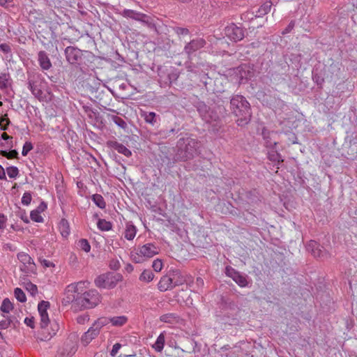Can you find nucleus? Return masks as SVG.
<instances>
[{"instance_id": "1", "label": "nucleus", "mask_w": 357, "mask_h": 357, "mask_svg": "<svg viewBox=\"0 0 357 357\" xmlns=\"http://www.w3.org/2000/svg\"><path fill=\"white\" fill-rule=\"evenodd\" d=\"M230 104L233 113L237 116V125L244 126L248 124L251 120L252 112L250 103L245 98L236 95L231 98Z\"/></svg>"}, {"instance_id": "2", "label": "nucleus", "mask_w": 357, "mask_h": 357, "mask_svg": "<svg viewBox=\"0 0 357 357\" xmlns=\"http://www.w3.org/2000/svg\"><path fill=\"white\" fill-rule=\"evenodd\" d=\"M160 250V248L154 243H147L139 246L135 252H132L131 257L134 262L142 263L158 255Z\"/></svg>"}, {"instance_id": "3", "label": "nucleus", "mask_w": 357, "mask_h": 357, "mask_svg": "<svg viewBox=\"0 0 357 357\" xmlns=\"http://www.w3.org/2000/svg\"><path fill=\"white\" fill-rule=\"evenodd\" d=\"M122 280L123 275L121 274L107 272L96 277L94 283L98 288L109 289L114 288Z\"/></svg>"}, {"instance_id": "4", "label": "nucleus", "mask_w": 357, "mask_h": 357, "mask_svg": "<svg viewBox=\"0 0 357 357\" xmlns=\"http://www.w3.org/2000/svg\"><path fill=\"white\" fill-rule=\"evenodd\" d=\"M100 302V295L96 289H89L82 296L75 298L76 305L84 308H93Z\"/></svg>"}, {"instance_id": "5", "label": "nucleus", "mask_w": 357, "mask_h": 357, "mask_svg": "<svg viewBox=\"0 0 357 357\" xmlns=\"http://www.w3.org/2000/svg\"><path fill=\"white\" fill-rule=\"evenodd\" d=\"M108 324L106 318H100L93 322L92 326L81 337V343L84 346L88 345L100 334L101 328Z\"/></svg>"}, {"instance_id": "6", "label": "nucleus", "mask_w": 357, "mask_h": 357, "mask_svg": "<svg viewBox=\"0 0 357 357\" xmlns=\"http://www.w3.org/2000/svg\"><path fill=\"white\" fill-rule=\"evenodd\" d=\"M44 82L45 79L39 73H33L28 75V88L34 97L39 100H43L45 98L42 91V85Z\"/></svg>"}, {"instance_id": "7", "label": "nucleus", "mask_w": 357, "mask_h": 357, "mask_svg": "<svg viewBox=\"0 0 357 357\" xmlns=\"http://www.w3.org/2000/svg\"><path fill=\"white\" fill-rule=\"evenodd\" d=\"M179 275L180 271H176L173 272L172 276H162L158 284V287L159 290L161 291H166L167 290L173 289L176 286L183 284L184 283V280L183 279L181 280H176V277Z\"/></svg>"}, {"instance_id": "8", "label": "nucleus", "mask_w": 357, "mask_h": 357, "mask_svg": "<svg viewBox=\"0 0 357 357\" xmlns=\"http://www.w3.org/2000/svg\"><path fill=\"white\" fill-rule=\"evenodd\" d=\"M90 282L88 280H82L77 282H74L68 284L66 287V291L68 293H72V297L68 296L69 301L75 302V298L79 296H82L85 292L88 291Z\"/></svg>"}, {"instance_id": "9", "label": "nucleus", "mask_w": 357, "mask_h": 357, "mask_svg": "<svg viewBox=\"0 0 357 357\" xmlns=\"http://www.w3.org/2000/svg\"><path fill=\"white\" fill-rule=\"evenodd\" d=\"M17 257L21 263L20 266L21 271L24 272L26 275L36 273V264L29 255L26 252H21L17 254Z\"/></svg>"}, {"instance_id": "10", "label": "nucleus", "mask_w": 357, "mask_h": 357, "mask_svg": "<svg viewBox=\"0 0 357 357\" xmlns=\"http://www.w3.org/2000/svg\"><path fill=\"white\" fill-rule=\"evenodd\" d=\"M224 33L226 37L235 43L243 40L245 36L244 29L234 23L227 25L224 29Z\"/></svg>"}, {"instance_id": "11", "label": "nucleus", "mask_w": 357, "mask_h": 357, "mask_svg": "<svg viewBox=\"0 0 357 357\" xmlns=\"http://www.w3.org/2000/svg\"><path fill=\"white\" fill-rule=\"evenodd\" d=\"M234 74L236 81L239 84L244 83L254 75L253 69L248 64H242L234 69Z\"/></svg>"}, {"instance_id": "12", "label": "nucleus", "mask_w": 357, "mask_h": 357, "mask_svg": "<svg viewBox=\"0 0 357 357\" xmlns=\"http://www.w3.org/2000/svg\"><path fill=\"white\" fill-rule=\"evenodd\" d=\"M179 146L181 148L183 145H185L184 151L185 153V157L191 158L197 153L198 149V141L192 138L181 139L178 142Z\"/></svg>"}, {"instance_id": "13", "label": "nucleus", "mask_w": 357, "mask_h": 357, "mask_svg": "<svg viewBox=\"0 0 357 357\" xmlns=\"http://www.w3.org/2000/svg\"><path fill=\"white\" fill-rule=\"evenodd\" d=\"M206 45V41L203 38H196L186 43L183 51L188 56H191L196 52L199 51Z\"/></svg>"}, {"instance_id": "14", "label": "nucleus", "mask_w": 357, "mask_h": 357, "mask_svg": "<svg viewBox=\"0 0 357 357\" xmlns=\"http://www.w3.org/2000/svg\"><path fill=\"white\" fill-rule=\"evenodd\" d=\"M65 56L70 64H77L82 58V52L75 47L68 46L65 49Z\"/></svg>"}, {"instance_id": "15", "label": "nucleus", "mask_w": 357, "mask_h": 357, "mask_svg": "<svg viewBox=\"0 0 357 357\" xmlns=\"http://www.w3.org/2000/svg\"><path fill=\"white\" fill-rule=\"evenodd\" d=\"M225 273L227 276L232 278V280L238 284L241 287L248 286V280L245 275L241 274L231 266H227Z\"/></svg>"}, {"instance_id": "16", "label": "nucleus", "mask_w": 357, "mask_h": 357, "mask_svg": "<svg viewBox=\"0 0 357 357\" xmlns=\"http://www.w3.org/2000/svg\"><path fill=\"white\" fill-rule=\"evenodd\" d=\"M50 302L42 301L38 305V311L40 317V327L45 328L50 323V319L47 314V309L50 307Z\"/></svg>"}, {"instance_id": "17", "label": "nucleus", "mask_w": 357, "mask_h": 357, "mask_svg": "<svg viewBox=\"0 0 357 357\" xmlns=\"http://www.w3.org/2000/svg\"><path fill=\"white\" fill-rule=\"evenodd\" d=\"M38 61L43 70H48L52 67L50 59L45 51H40L38 53Z\"/></svg>"}, {"instance_id": "18", "label": "nucleus", "mask_w": 357, "mask_h": 357, "mask_svg": "<svg viewBox=\"0 0 357 357\" xmlns=\"http://www.w3.org/2000/svg\"><path fill=\"white\" fill-rule=\"evenodd\" d=\"M137 232V227L132 224V222H127L123 235L128 241H132Z\"/></svg>"}, {"instance_id": "19", "label": "nucleus", "mask_w": 357, "mask_h": 357, "mask_svg": "<svg viewBox=\"0 0 357 357\" xmlns=\"http://www.w3.org/2000/svg\"><path fill=\"white\" fill-rule=\"evenodd\" d=\"M140 116L144 119L146 123H149L153 126L157 123L158 119H159L158 115H157L153 112H146L141 110Z\"/></svg>"}, {"instance_id": "20", "label": "nucleus", "mask_w": 357, "mask_h": 357, "mask_svg": "<svg viewBox=\"0 0 357 357\" xmlns=\"http://www.w3.org/2000/svg\"><path fill=\"white\" fill-rule=\"evenodd\" d=\"M273 133L274 132L268 130L266 128L262 129L261 135L265 141L266 146L268 148H274L277 144V142L272 139Z\"/></svg>"}, {"instance_id": "21", "label": "nucleus", "mask_w": 357, "mask_h": 357, "mask_svg": "<svg viewBox=\"0 0 357 357\" xmlns=\"http://www.w3.org/2000/svg\"><path fill=\"white\" fill-rule=\"evenodd\" d=\"M306 248L314 257H320L322 255L321 246L315 241H310L307 243Z\"/></svg>"}, {"instance_id": "22", "label": "nucleus", "mask_w": 357, "mask_h": 357, "mask_svg": "<svg viewBox=\"0 0 357 357\" xmlns=\"http://www.w3.org/2000/svg\"><path fill=\"white\" fill-rule=\"evenodd\" d=\"M271 6L272 3L271 1H266L257 8V10H253L252 13H255V16L256 17H261L270 12Z\"/></svg>"}, {"instance_id": "23", "label": "nucleus", "mask_w": 357, "mask_h": 357, "mask_svg": "<svg viewBox=\"0 0 357 357\" xmlns=\"http://www.w3.org/2000/svg\"><path fill=\"white\" fill-rule=\"evenodd\" d=\"M110 146L118 153L123 154L126 157H130L132 155V152L130 149L118 142H111Z\"/></svg>"}, {"instance_id": "24", "label": "nucleus", "mask_w": 357, "mask_h": 357, "mask_svg": "<svg viewBox=\"0 0 357 357\" xmlns=\"http://www.w3.org/2000/svg\"><path fill=\"white\" fill-rule=\"evenodd\" d=\"M12 82L13 80L9 73H1L0 74V89L1 90L7 89L11 86Z\"/></svg>"}, {"instance_id": "25", "label": "nucleus", "mask_w": 357, "mask_h": 357, "mask_svg": "<svg viewBox=\"0 0 357 357\" xmlns=\"http://www.w3.org/2000/svg\"><path fill=\"white\" fill-rule=\"evenodd\" d=\"M122 15L124 17L133 19L139 22L142 17H143V13L134 10L124 9L122 12Z\"/></svg>"}, {"instance_id": "26", "label": "nucleus", "mask_w": 357, "mask_h": 357, "mask_svg": "<svg viewBox=\"0 0 357 357\" xmlns=\"http://www.w3.org/2000/svg\"><path fill=\"white\" fill-rule=\"evenodd\" d=\"M59 328L60 325L59 322L56 321H52V322H50V331H49L47 335H46L44 338H42L41 340L46 341L50 340L56 334Z\"/></svg>"}, {"instance_id": "27", "label": "nucleus", "mask_w": 357, "mask_h": 357, "mask_svg": "<svg viewBox=\"0 0 357 357\" xmlns=\"http://www.w3.org/2000/svg\"><path fill=\"white\" fill-rule=\"evenodd\" d=\"M165 342V333L162 332L158 336L156 341L155 342L154 344L153 345V348L157 352H161L164 348Z\"/></svg>"}, {"instance_id": "28", "label": "nucleus", "mask_w": 357, "mask_h": 357, "mask_svg": "<svg viewBox=\"0 0 357 357\" xmlns=\"http://www.w3.org/2000/svg\"><path fill=\"white\" fill-rule=\"evenodd\" d=\"M1 311L4 313L3 315H8V314L13 310V304L8 298H4L1 305Z\"/></svg>"}, {"instance_id": "29", "label": "nucleus", "mask_w": 357, "mask_h": 357, "mask_svg": "<svg viewBox=\"0 0 357 357\" xmlns=\"http://www.w3.org/2000/svg\"><path fill=\"white\" fill-rule=\"evenodd\" d=\"M109 321L114 326H122L128 321V318L126 316L113 317L109 319Z\"/></svg>"}, {"instance_id": "30", "label": "nucleus", "mask_w": 357, "mask_h": 357, "mask_svg": "<svg viewBox=\"0 0 357 357\" xmlns=\"http://www.w3.org/2000/svg\"><path fill=\"white\" fill-rule=\"evenodd\" d=\"M139 22L151 29H156L155 19L149 15L143 13V17H142Z\"/></svg>"}, {"instance_id": "31", "label": "nucleus", "mask_w": 357, "mask_h": 357, "mask_svg": "<svg viewBox=\"0 0 357 357\" xmlns=\"http://www.w3.org/2000/svg\"><path fill=\"white\" fill-rule=\"evenodd\" d=\"M178 317L174 313H167L160 316V320L165 323L174 324L178 321Z\"/></svg>"}, {"instance_id": "32", "label": "nucleus", "mask_w": 357, "mask_h": 357, "mask_svg": "<svg viewBox=\"0 0 357 357\" xmlns=\"http://www.w3.org/2000/svg\"><path fill=\"white\" fill-rule=\"evenodd\" d=\"M108 119L109 120L112 121L119 128L124 129V130L126 128H127L128 125H127L126 122L122 118H121L116 115L109 114Z\"/></svg>"}, {"instance_id": "33", "label": "nucleus", "mask_w": 357, "mask_h": 357, "mask_svg": "<svg viewBox=\"0 0 357 357\" xmlns=\"http://www.w3.org/2000/svg\"><path fill=\"white\" fill-rule=\"evenodd\" d=\"M59 229L63 237H67L70 234L69 223L66 219H61L59 222Z\"/></svg>"}, {"instance_id": "34", "label": "nucleus", "mask_w": 357, "mask_h": 357, "mask_svg": "<svg viewBox=\"0 0 357 357\" xmlns=\"http://www.w3.org/2000/svg\"><path fill=\"white\" fill-rule=\"evenodd\" d=\"M98 228L103 231H108L112 229V224L109 221H107L105 219H99L97 222Z\"/></svg>"}, {"instance_id": "35", "label": "nucleus", "mask_w": 357, "mask_h": 357, "mask_svg": "<svg viewBox=\"0 0 357 357\" xmlns=\"http://www.w3.org/2000/svg\"><path fill=\"white\" fill-rule=\"evenodd\" d=\"M92 200L94 204L101 209H103L106 206V203L103 197L99 194H95L92 196Z\"/></svg>"}, {"instance_id": "36", "label": "nucleus", "mask_w": 357, "mask_h": 357, "mask_svg": "<svg viewBox=\"0 0 357 357\" xmlns=\"http://www.w3.org/2000/svg\"><path fill=\"white\" fill-rule=\"evenodd\" d=\"M154 278V274L151 270H144L139 276V280L143 282H149Z\"/></svg>"}, {"instance_id": "37", "label": "nucleus", "mask_w": 357, "mask_h": 357, "mask_svg": "<svg viewBox=\"0 0 357 357\" xmlns=\"http://www.w3.org/2000/svg\"><path fill=\"white\" fill-rule=\"evenodd\" d=\"M1 155L6 157L8 159H13L17 158L18 152L16 150H10L9 151L6 150H1Z\"/></svg>"}, {"instance_id": "38", "label": "nucleus", "mask_w": 357, "mask_h": 357, "mask_svg": "<svg viewBox=\"0 0 357 357\" xmlns=\"http://www.w3.org/2000/svg\"><path fill=\"white\" fill-rule=\"evenodd\" d=\"M14 294L16 299L18 301L24 303L26 301V295L20 288H15L14 290Z\"/></svg>"}, {"instance_id": "39", "label": "nucleus", "mask_w": 357, "mask_h": 357, "mask_svg": "<svg viewBox=\"0 0 357 357\" xmlns=\"http://www.w3.org/2000/svg\"><path fill=\"white\" fill-rule=\"evenodd\" d=\"M3 317L4 319L0 321V329L1 330L8 328L12 323V319L9 315L3 314Z\"/></svg>"}, {"instance_id": "40", "label": "nucleus", "mask_w": 357, "mask_h": 357, "mask_svg": "<svg viewBox=\"0 0 357 357\" xmlns=\"http://www.w3.org/2000/svg\"><path fill=\"white\" fill-rule=\"evenodd\" d=\"M78 245L79 248L86 252H89L91 250V245L89 241L85 238H82L79 241Z\"/></svg>"}, {"instance_id": "41", "label": "nucleus", "mask_w": 357, "mask_h": 357, "mask_svg": "<svg viewBox=\"0 0 357 357\" xmlns=\"http://www.w3.org/2000/svg\"><path fill=\"white\" fill-rule=\"evenodd\" d=\"M6 172L8 176L11 178H15L19 174V170L17 167L15 166L7 167Z\"/></svg>"}, {"instance_id": "42", "label": "nucleus", "mask_w": 357, "mask_h": 357, "mask_svg": "<svg viewBox=\"0 0 357 357\" xmlns=\"http://www.w3.org/2000/svg\"><path fill=\"white\" fill-rule=\"evenodd\" d=\"M26 289L31 294V296H35L38 293V287L36 284L31 282L25 284Z\"/></svg>"}, {"instance_id": "43", "label": "nucleus", "mask_w": 357, "mask_h": 357, "mask_svg": "<svg viewBox=\"0 0 357 357\" xmlns=\"http://www.w3.org/2000/svg\"><path fill=\"white\" fill-rule=\"evenodd\" d=\"M30 218L36 222H42L43 221V218L40 215V211L38 210L32 211L30 213Z\"/></svg>"}, {"instance_id": "44", "label": "nucleus", "mask_w": 357, "mask_h": 357, "mask_svg": "<svg viewBox=\"0 0 357 357\" xmlns=\"http://www.w3.org/2000/svg\"><path fill=\"white\" fill-rule=\"evenodd\" d=\"M152 267L155 272H160L163 267V264L161 259H156L153 261Z\"/></svg>"}, {"instance_id": "45", "label": "nucleus", "mask_w": 357, "mask_h": 357, "mask_svg": "<svg viewBox=\"0 0 357 357\" xmlns=\"http://www.w3.org/2000/svg\"><path fill=\"white\" fill-rule=\"evenodd\" d=\"M32 199V197L30 192H26L23 194L22 197V204L24 206H28Z\"/></svg>"}, {"instance_id": "46", "label": "nucleus", "mask_w": 357, "mask_h": 357, "mask_svg": "<svg viewBox=\"0 0 357 357\" xmlns=\"http://www.w3.org/2000/svg\"><path fill=\"white\" fill-rule=\"evenodd\" d=\"M109 267L114 271H117L121 267V264L117 259H112L109 263Z\"/></svg>"}, {"instance_id": "47", "label": "nucleus", "mask_w": 357, "mask_h": 357, "mask_svg": "<svg viewBox=\"0 0 357 357\" xmlns=\"http://www.w3.org/2000/svg\"><path fill=\"white\" fill-rule=\"evenodd\" d=\"M33 149V145L30 142H26L23 146L22 154L25 156L28 153Z\"/></svg>"}, {"instance_id": "48", "label": "nucleus", "mask_w": 357, "mask_h": 357, "mask_svg": "<svg viewBox=\"0 0 357 357\" xmlns=\"http://www.w3.org/2000/svg\"><path fill=\"white\" fill-rule=\"evenodd\" d=\"M174 31L178 36H187L189 34V30L183 27H175Z\"/></svg>"}, {"instance_id": "49", "label": "nucleus", "mask_w": 357, "mask_h": 357, "mask_svg": "<svg viewBox=\"0 0 357 357\" xmlns=\"http://www.w3.org/2000/svg\"><path fill=\"white\" fill-rule=\"evenodd\" d=\"M0 50L4 54H11L12 50L11 47L8 43H1L0 44Z\"/></svg>"}, {"instance_id": "50", "label": "nucleus", "mask_w": 357, "mask_h": 357, "mask_svg": "<svg viewBox=\"0 0 357 357\" xmlns=\"http://www.w3.org/2000/svg\"><path fill=\"white\" fill-rule=\"evenodd\" d=\"M121 347V344L120 343L114 344L112 347V351H110V355L114 357L119 352Z\"/></svg>"}, {"instance_id": "51", "label": "nucleus", "mask_w": 357, "mask_h": 357, "mask_svg": "<svg viewBox=\"0 0 357 357\" xmlns=\"http://www.w3.org/2000/svg\"><path fill=\"white\" fill-rule=\"evenodd\" d=\"M269 158L271 160L278 161V162H283V160L281 158V155L278 153L270 154Z\"/></svg>"}, {"instance_id": "52", "label": "nucleus", "mask_w": 357, "mask_h": 357, "mask_svg": "<svg viewBox=\"0 0 357 357\" xmlns=\"http://www.w3.org/2000/svg\"><path fill=\"white\" fill-rule=\"evenodd\" d=\"M24 323L26 324V326H29L31 328H33L35 327L33 317H26L24 319Z\"/></svg>"}, {"instance_id": "53", "label": "nucleus", "mask_w": 357, "mask_h": 357, "mask_svg": "<svg viewBox=\"0 0 357 357\" xmlns=\"http://www.w3.org/2000/svg\"><path fill=\"white\" fill-rule=\"evenodd\" d=\"M176 78H177V75L176 74L168 73L167 74V78L165 79L163 81L165 83L168 82V83L171 84L172 82V79H176Z\"/></svg>"}, {"instance_id": "54", "label": "nucleus", "mask_w": 357, "mask_h": 357, "mask_svg": "<svg viewBox=\"0 0 357 357\" xmlns=\"http://www.w3.org/2000/svg\"><path fill=\"white\" fill-rule=\"evenodd\" d=\"M294 24H295L294 22L293 21H291L289 24V25L286 27V29L282 31V34L289 33L294 27Z\"/></svg>"}, {"instance_id": "55", "label": "nucleus", "mask_w": 357, "mask_h": 357, "mask_svg": "<svg viewBox=\"0 0 357 357\" xmlns=\"http://www.w3.org/2000/svg\"><path fill=\"white\" fill-rule=\"evenodd\" d=\"M6 220V217L3 214H0V229L5 227Z\"/></svg>"}, {"instance_id": "56", "label": "nucleus", "mask_w": 357, "mask_h": 357, "mask_svg": "<svg viewBox=\"0 0 357 357\" xmlns=\"http://www.w3.org/2000/svg\"><path fill=\"white\" fill-rule=\"evenodd\" d=\"M41 264L45 266V267H54V264L53 262L49 261V260H47V259H43L41 261Z\"/></svg>"}, {"instance_id": "57", "label": "nucleus", "mask_w": 357, "mask_h": 357, "mask_svg": "<svg viewBox=\"0 0 357 357\" xmlns=\"http://www.w3.org/2000/svg\"><path fill=\"white\" fill-rule=\"evenodd\" d=\"M0 179L1 180L6 179L5 170L1 165H0Z\"/></svg>"}, {"instance_id": "58", "label": "nucleus", "mask_w": 357, "mask_h": 357, "mask_svg": "<svg viewBox=\"0 0 357 357\" xmlns=\"http://www.w3.org/2000/svg\"><path fill=\"white\" fill-rule=\"evenodd\" d=\"M1 139L5 140L6 142H8V141H12L13 137L9 136L7 133L3 132L1 135Z\"/></svg>"}, {"instance_id": "59", "label": "nucleus", "mask_w": 357, "mask_h": 357, "mask_svg": "<svg viewBox=\"0 0 357 357\" xmlns=\"http://www.w3.org/2000/svg\"><path fill=\"white\" fill-rule=\"evenodd\" d=\"M46 208H47V204L44 202H42L38 207V211H39L40 212V211H45Z\"/></svg>"}, {"instance_id": "60", "label": "nucleus", "mask_w": 357, "mask_h": 357, "mask_svg": "<svg viewBox=\"0 0 357 357\" xmlns=\"http://www.w3.org/2000/svg\"><path fill=\"white\" fill-rule=\"evenodd\" d=\"M9 123H10L9 119L6 120V123L5 125H2L1 123H0L1 130H6L8 128Z\"/></svg>"}, {"instance_id": "61", "label": "nucleus", "mask_w": 357, "mask_h": 357, "mask_svg": "<svg viewBox=\"0 0 357 357\" xmlns=\"http://www.w3.org/2000/svg\"><path fill=\"white\" fill-rule=\"evenodd\" d=\"M4 248L6 249H8L10 250H12V251H14L15 250V248H14L13 245H12L11 243H6L4 245Z\"/></svg>"}, {"instance_id": "62", "label": "nucleus", "mask_w": 357, "mask_h": 357, "mask_svg": "<svg viewBox=\"0 0 357 357\" xmlns=\"http://www.w3.org/2000/svg\"><path fill=\"white\" fill-rule=\"evenodd\" d=\"M13 0H0V6H5L7 3L12 2Z\"/></svg>"}, {"instance_id": "63", "label": "nucleus", "mask_w": 357, "mask_h": 357, "mask_svg": "<svg viewBox=\"0 0 357 357\" xmlns=\"http://www.w3.org/2000/svg\"><path fill=\"white\" fill-rule=\"evenodd\" d=\"M196 283L199 286H203L204 285V280L202 278H197L196 280Z\"/></svg>"}, {"instance_id": "64", "label": "nucleus", "mask_w": 357, "mask_h": 357, "mask_svg": "<svg viewBox=\"0 0 357 357\" xmlns=\"http://www.w3.org/2000/svg\"><path fill=\"white\" fill-rule=\"evenodd\" d=\"M136 354L134 352L132 354L126 355V354H120L118 357H135Z\"/></svg>"}]
</instances>
